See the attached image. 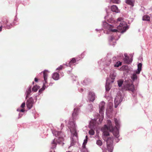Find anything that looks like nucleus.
Returning a JSON list of instances; mask_svg holds the SVG:
<instances>
[{
    "label": "nucleus",
    "instance_id": "nucleus-10",
    "mask_svg": "<svg viewBox=\"0 0 152 152\" xmlns=\"http://www.w3.org/2000/svg\"><path fill=\"white\" fill-rule=\"evenodd\" d=\"M106 141L107 150L110 152H113V138L110 137H108Z\"/></svg>",
    "mask_w": 152,
    "mask_h": 152
},
{
    "label": "nucleus",
    "instance_id": "nucleus-23",
    "mask_svg": "<svg viewBox=\"0 0 152 152\" xmlns=\"http://www.w3.org/2000/svg\"><path fill=\"white\" fill-rule=\"evenodd\" d=\"M122 65V62L120 61H118L116 62L114 64V66L115 67H118L120 66H121Z\"/></svg>",
    "mask_w": 152,
    "mask_h": 152
},
{
    "label": "nucleus",
    "instance_id": "nucleus-8",
    "mask_svg": "<svg viewBox=\"0 0 152 152\" xmlns=\"http://www.w3.org/2000/svg\"><path fill=\"white\" fill-rule=\"evenodd\" d=\"M103 116L101 117L100 118H99V123H97L96 122V119L95 118H94V119H92L90 121L89 124L90 127L91 129H97L98 124L99 123L101 124L103 120Z\"/></svg>",
    "mask_w": 152,
    "mask_h": 152
},
{
    "label": "nucleus",
    "instance_id": "nucleus-12",
    "mask_svg": "<svg viewBox=\"0 0 152 152\" xmlns=\"http://www.w3.org/2000/svg\"><path fill=\"white\" fill-rule=\"evenodd\" d=\"M101 61L102 62V64L104 65V71H106V68L109 66L111 63V60L109 59H107V58L102 59Z\"/></svg>",
    "mask_w": 152,
    "mask_h": 152
},
{
    "label": "nucleus",
    "instance_id": "nucleus-11",
    "mask_svg": "<svg viewBox=\"0 0 152 152\" xmlns=\"http://www.w3.org/2000/svg\"><path fill=\"white\" fill-rule=\"evenodd\" d=\"M142 64L141 63H139L137 65V71H136L135 73L133 74L131 76V79L133 81L138 80L137 76L136 74H140Z\"/></svg>",
    "mask_w": 152,
    "mask_h": 152
},
{
    "label": "nucleus",
    "instance_id": "nucleus-13",
    "mask_svg": "<svg viewBox=\"0 0 152 152\" xmlns=\"http://www.w3.org/2000/svg\"><path fill=\"white\" fill-rule=\"evenodd\" d=\"M105 103L104 102L102 101L101 102L99 105V112L100 114L102 116L104 114Z\"/></svg>",
    "mask_w": 152,
    "mask_h": 152
},
{
    "label": "nucleus",
    "instance_id": "nucleus-5",
    "mask_svg": "<svg viewBox=\"0 0 152 152\" xmlns=\"http://www.w3.org/2000/svg\"><path fill=\"white\" fill-rule=\"evenodd\" d=\"M52 132L54 135L56 137H58V140L55 138L51 142L52 146L51 148L54 149L56 148L57 143H60L64 140V137L65 136L61 132L57 131L55 130H53Z\"/></svg>",
    "mask_w": 152,
    "mask_h": 152
},
{
    "label": "nucleus",
    "instance_id": "nucleus-16",
    "mask_svg": "<svg viewBox=\"0 0 152 152\" xmlns=\"http://www.w3.org/2000/svg\"><path fill=\"white\" fill-rule=\"evenodd\" d=\"M31 88V86H29L26 90V92L25 93L26 99H27L28 97L29 96L31 95V94L32 92Z\"/></svg>",
    "mask_w": 152,
    "mask_h": 152
},
{
    "label": "nucleus",
    "instance_id": "nucleus-42",
    "mask_svg": "<svg viewBox=\"0 0 152 152\" xmlns=\"http://www.w3.org/2000/svg\"><path fill=\"white\" fill-rule=\"evenodd\" d=\"M83 53H82V54H81V56H80V57H79L80 58H83V57H84V56H83V57H82V56L83 55Z\"/></svg>",
    "mask_w": 152,
    "mask_h": 152
},
{
    "label": "nucleus",
    "instance_id": "nucleus-32",
    "mask_svg": "<svg viewBox=\"0 0 152 152\" xmlns=\"http://www.w3.org/2000/svg\"><path fill=\"white\" fill-rule=\"evenodd\" d=\"M82 151L83 152H88L87 149L86 148V146L84 147L83 146L82 147Z\"/></svg>",
    "mask_w": 152,
    "mask_h": 152
},
{
    "label": "nucleus",
    "instance_id": "nucleus-45",
    "mask_svg": "<svg viewBox=\"0 0 152 152\" xmlns=\"http://www.w3.org/2000/svg\"><path fill=\"white\" fill-rule=\"evenodd\" d=\"M2 30V26H0V31H1Z\"/></svg>",
    "mask_w": 152,
    "mask_h": 152
},
{
    "label": "nucleus",
    "instance_id": "nucleus-54",
    "mask_svg": "<svg viewBox=\"0 0 152 152\" xmlns=\"http://www.w3.org/2000/svg\"><path fill=\"white\" fill-rule=\"evenodd\" d=\"M32 83L33 84H34V82H33Z\"/></svg>",
    "mask_w": 152,
    "mask_h": 152
},
{
    "label": "nucleus",
    "instance_id": "nucleus-51",
    "mask_svg": "<svg viewBox=\"0 0 152 152\" xmlns=\"http://www.w3.org/2000/svg\"><path fill=\"white\" fill-rule=\"evenodd\" d=\"M125 66H123L122 67V69H123L125 67Z\"/></svg>",
    "mask_w": 152,
    "mask_h": 152
},
{
    "label": "nucleus",
    "instance_id": "nucleus-26",
    "mask_svg": "<svg viewBox=\"0 0 152 152\" xmlns=\"http://www.w3.org/2000/svg\"><path fill=\"white\" fill-rule=\"evenodd\" d=\"M93 106L92 104H89L87 107V108L90 112H92L93 109Z\"/></svg>",
    "mask_w": 152,
    "mask_h": 152
},
{
    "label": "nucleus",
    "instance_id": "nucleus-30",
    "mask_svg": "<svg viewBox=\"0 0 152 152\" xmlns=\"http://www.w3.org/2000/svg\"><path fill=\"white\" fill-rule=\"evenodd\" d=\"M111 2L115 4H119L120 2V0H110Z\"/></svg>",
    "mask_w": 152,
    "mask_h": 152
},
{
    "label": "nucleus",
    "instance_id": "nucleus-50",
    "mask_svg": "<svg viewBox=\"0 0 152 152\" xmlns=\"http://www.w3.org/2000/svg\"><path fill=\"white\" fill-rule=\"evenodd\" d=\"M77 60L78 61V60H80V58H77Z\"/></svg>",
    "mask_w": 152,
    "mask_h": 152
},
{
    "label": "nucleus",
    "instance_id": "nucleus-6",
    "mask_svg": "<svg viewBox=\"0 0 152 152\" xmlns=\"http://www.w3.org/2000/svg\"><path fill=\"white\" fill-rule=\"evenodd\" d=\"M116 76V73L115 71H112L110 73V77L108 78L106 80L105 87L106 92H108L110 89L111 86L110 84L114 81V80Z\"/></svg>",
    "mask_w": 152,
    "mask_h": 152
},
{
    "label": "nucleus",
    "instance_id": "nucleus-39",
    "mask_svg": "<svg viewBox=\"0 0 152 152\" xmlns=\"http://www.w3.org/2000/svg\"><path fill=\"white\" fill-rule=\"evenodd\" d=\"M72 79L74 80H77V77L75 76H72Z\"/></svg>",
    "mask_w": 152,
    "mask_h": 152
},
{
    "label": "nucleus",
    "instance_id": "nucleus-20",
    "mask_svg": "<svg viewBox=\"0 0 152 152\" xmlns=\"http://www.w3.org/2000/svg\"><path fill=\"white\" fill-rule=\"evenodd\" d=\"M135 0H126V2L128 4L130 5L132 7L134 6Z\"/></svg>",
    "mask_w": 152,
    "mask_h": 152
},
{
    "label": "nucleus",
    "instance_id": "nucleus-49",
    "mask_svg": "<svg viewBox=\"0 0 152 152\" xmlns=\"http://www.w3.org/2000/svg\"><path fill=\"white\" fill-rule=\"evenodd\" d=\"M17 19H16V18L15 17V19H14V20L15 21Z\"/></svg>",
    "mask_w": 152,
    "mask_h": 152
},
{
    "label": "nucleus",
    "instance_id": "nucleus-34",
    "mask_svg": "<svg viewBox=\"0 0 152 152\" xmlns=\"http://www.w3.org/2000/svg\"><path fill=\"white\" fill-rule=\"evenodd\" d=\"M87 141H88V140H87L86 139H85L84 140V142L82 146H83L84 147H85V146H86V144L87 142Z\"/></svg>",
    "mask_w": 152,
    "mask_h": 152
},
{
    "label": "nucleus",
    "instance_id": "nucleus-4",
    "mask_svg": "<svg viewBox=\"0 0 152 152\" xmlns=\"http://www.w3.org/2000/svg\"><path fill=\"white\" fill-rule=\"evenodd\" d=\"M117 83L119 87H121L123 85V89L128 91H131L133 93L132 95L134 97L136 96V94L135 93V89L134 86L131 80L125 81L124 82L123 80L120 79L117 81Z\"/></svg>",
    "mask_w": 152,
    "mask_h": 152
},
{
    "label": "nucleus",
    "instance_id": "nucleus-44",
    "mask_svg": "<svg viewBox=\"0 0 152 152\" xmlns=\"http://www.w3.org/2000/svg\"><path fill=\"white\" fill-rule=\"evenodd\" d=\"M61 127L63 128V127L64 126V125L62 124H61Z\"/></svg>",
    "mask_w": 152,
    "mask_h": 152
},
{
    "label": "nucleus",
    "instance_id": "nucleus-48",
    "mask_svg": "<svg viewBox=\"0 0 152 152\" xmlns=\"http://www.w3.org/2000/svg\"><path fill=\"white\" fill-rule=\"evenodd\" d=\"M100 30V29L98 30V29H96V31H99V30Z\"/></svg>",
    "mask_w": 152,
    "mask_h": 152
},
{
    "label": "nucleus",
    "instance_id": "nucleus-46",
    "mask_svg": "<svg viewBox=\"0 0 152 152\" xmlns=\"http://www.w3.org/2000/svg\"><path fill=\"white\" fill-rule=\"evenodd\" d=\"M85 139H86L88 140V136L87 135L86 136Z\"/></svg>",
    "mask_w": 152,
    "mask_h": 152
},
{
    "label": "nucleus",
    "instance_id": "nucleus-62",
    "mask_svg": "<svg viewBox=\"0 0 152 152\" xmlns=\"http://www.w3.org/2000/svg\"><path fill=\"white\" fill-rule=\"evenodd\" d=\"M54 152H55V151H54Z\"/></svg>",
    "mask_w": 152,
    "mask_h": 152
},
{
    "label": "nucleus",
    "instance_id": "nucleus-56",
    "mask_svg": "<svg viewBox=\"0 0 152 152\" xmlns=\"http://www.w3.org/2000/svg\"><path fill=\"white\" fill-rule=\"evenodd\" d=\"M66 64V63L65 64V65H66L67 66V64Z\"/></svg>",
    "mask_w": 152,
    "mask_h": 152
},
{
    "label": "nucleus",
    "instance_id": "nucleus-31",
    "mask_svg": "<svg viewBox=\"0 0 152 152\" xmlns=\"http://www.w3.org/2000/svg\"><path fill=\"white\" fill-rule=\"evenodd\" d=\"M88 80L87 79H86L83 80L82 83L83 85H86L88 84Z\"/></svg>",
    "mask_w": 152,
    "mask_h": 152
},
{
    "label": "nucleus",
    "instance_id": "nucleus-35",
    "mask_svg": "<svg viewBox=\"0 0 152 152\" xmlns=\"http://www.w3.org/2000/svg\"><path fill=\"white\" fill-rule=\"evenodd\" d=\"M63 65H60L59 67H58V68H57L56 69V70H61L63 68Z\"/></svg>",
    "mask_w": 152,
    "mask_h": 152
},
{
    "label": "nucleus",
    "instance_id": "nucleus-29",
    "mask_svg": "<svg viewBox=\"0 0 152 152\" xmlns=\"http://www.w3.org/2000/svg\"><path fill=\"white\" fill-rule=\"evenodd\" d=\"M71 142L70 146H73L75 143V141L74 140L73 138L71 137Z\"/></svg>",
    "mask_w": 152,
    "mask_h": 152
},
{
    "label": "nucleus",
    "instance_id": "nucleus-22",
    "mask_svg": "<svg viewBox=\"0 0 152 152\" xmlns=\"http://www.w3.org/2000/svg\"><path fill=\"white\" fill-rule=\"evenodd\" d=\"M40 88V87L39 86H34L32 88V91L34 92H36L37 91L38 89Z\"/></svg>",
    "mask_w": 152,
    "mask_h": 152
},
{
    "label": "nucleus",
    "instance_id": "nucleus-60",
    "mask_svg": "<svg viewBox=\"0 0 152 152\" xmlns=\"http://www.w3.org/2000/svg\"><path fill=\"white\" fill-rule=\"evenodd\" d=\"M70 146L69 147V148H70Z\"/></svg>",
    "mask_w": 152,
    "mask_h": 152
},
{
    "label": "nucleus",
    "instance_id": "nucleus-14",
    "mask_svg": "<svg viewBox=\"0 0 152 152\" xmlns=\"http://www.w3.org/2000/svg\"><path fill=\"white\" fill-rule=\"evenodd\" d=\"M96 97V96L94 93L91 91L89 93L88 98L90 101L93 102Z\"/></svg>",
    "mask_w": 152,
    "mask_h": 152
},
{
    "label": "nucleus",
    "instance_id": "nucleus-57",
    "mask_svg": "<svg viewBox=\"0 0 152 152\" xmlns=\"http://www.w3.org/2000/svg\"><path fill=\"white\" fill-rule=\"evenodd\" d=\"M62 144H63V145H63V144H64V143H62Z\"/></svg>",
    "mask_w": 152,
    "mask_h": 152
},
{
    "label": "nucleus",
    "instance_id": "nucleus-7",
    "mask_svg": "<svg viewBox=\"0 0 152 152\" xmlns=\"http://www.w3.org/2000/svg\"><path fill=\"white\" fill-rule=\"evenodd\" d=\"M124 96V95L123 94H121L120 92L118 93L114 100L115 108H117L119 104L122 101Z\"/></svg>",
    "mask_w": 152,
    "mask_h": 152
},
{
    "label": "nucleus",
    "instance_id": "nucleus-40",
    "mask_svg": "<svg viewBox=\"0 0 152 152\" xmlns=\"http://www.w3.org/2000/svg\"><path fill=\"white\" fill-rule=\"evenodd\" d=\"M116 57H113L112 58L113 60V61H115L116 60Z\"/></svg>",
    "mask_w": 152,
    "mask_h": 152
},
{
    "label": "nucleus",
    "instance_id": "nucleus-18",
    "mask_svg": "<svg viewBox=\"0 0 152 152\" xmlns=\"http://www.w3.org/2000/svg\"><path fill=\"white\" fill-rule=\"evenodd\" d=\"M52 78L56 80H58L59 78V74L57 72L54 73L52 75Z\"/></svg>",
    "mask_w": 152,
    "mask_h": 152
},
{
    "label": "nucleus",
    "instance_id": "nucleus-25",
    "mask_svg": "<svg viewBox=\"0 0 152 152\" xmlns=\"http://www.w3.org/2000/svg\"><path fill=\"white\" fill-rule=\"evenodd\" d=\"M76 62V59L75 58H73L70 61L69 63V66H70L72 64H74Z\"/></svg>",
    "mask_w": 152,
    "mask_h": 152
},
{
    "label": "nucleus",
    "instance_id": "nucleus-27",
    "mask_svg": "<svg viewBox=\"0 0 152 152\" xmlns=\"http://www.w3.org/2000/svg\"><path fill=\"white\" fill-rule=\"evenodd\" d=\"M96 144L99 146H101L102 145V142L100 140H98L96 141Z\"/></svg>",
    "mask_w": 152,
    "mask_h": 152
},
{
    "label": "nucleus",
    "instance_id": "nucleus-9",
    "mask_svg": "<svg viewBox=\"0 0 152 152\" xmlns=\"http://www.w3.org/2000/svg\"><path fill=\"white\" fill-rule=\"evenodd\" d=\"M49 72L47 70H45L43 71V77L45 82L43 83V86L39 91V93L40 94L42 93L45 89L46 87L45 85V84L47 83V80L48 76V73Z\"/></svg>",
    "mask_w": 152,
    "mask_h": 152
},
{
    "label": "nucleus",
    "instance_id": "nucleus-21",
    "mask_svg": "<svg viewBox=\"0 0 152 152\" xmlns=\"http://www.w3.org/2000/svg\"><path fill=\"white\" fill-rule=\"evenodd\" d=\"M142 20H143L149 21L150 20V17L147 15H144L143 16Z\"/></svg>",
    "mask_w": 152,
    "mask_h": 152
},
{
    "label": "nucleus",
    "instance_id": "nucleus-52",
    "mask_svg": "<svg viewBox=\"0 0 152 152\" xmlns=\"http://www.w3.org/2000/svg\"><path fill=\"white\" fill-rule=\"evenodd\" d=\"M107 16H106L105 17V18L107 19Z\"/></svg>",
    "mask_w": 152,
    "mask_h": 152
},
{
    "label": "nucleus",
    "instance_id": "nucleus-19",
    "mask_svg": "<svg viewBox=\"0 0 152 152\" xmlns=\"http://www.w3.org/2000/svg\"><path fill=\"white\" fill-rule=\"evenodd\" d=\"M124 60L125 62L127 64H130L132 61V59L131 58L130 59L129 57L124 58Z\"/></svg>",
    "mask_w": 152,
    "mask_h": 152
},
{
    "label": "nucleus",
    "instance_id": "nucleus-38",
    "mask_svg": "<svg viewBox=\"0 0 152 152\" xmlns=\"http://www.w3.org/2000/svg\"><path fill=\"white\" fill-rule=\"evenodd\" d=\"M23 115V114L22 113H20L18 114V115H19L18 118H20L22 117V116Z\"/></svg>",
    "mask_w": 152,
    "mask_h": 152
},
{
    "label": "nucleus",
    "instance_id": "nucleus-36",
    "mask_svg": "<svg viewBox=\"0 0 152 152\" xmlns=\"http://www.w3.org/2000/svg\"><path fill=\"white\" fill-rule=\"evenodd\" d=\"M17 111L20 112H24L25 110L24 109H18L17 110Z\"/></svg>",
    "mask_w": 152,
    "mask_h": 152
},
{
    "label": "nucleus",
    "instance_id": "nucleus-47",
    "mask_svg": "<svg viewBox=\"0 0 152 152\" xmlns=\"http://www.w3.org/2000/svg\"><path fill=\"white\" fill-rule=\"evenodd\" d=\"M124 56H125V57H128L127 56V55L126 54H124Z\"/></svg>",
    "mask_w": 152,
    "mask_h": 152
},
{
    "label": "nucleus",
    "instance_id": "nucleus-53",
    "mask_svg": "<svg viewBox=\"0 0 152 152\" xmlns=\"http://www.w3.org/2000/svg\"><path fill=\"white\" fill-rule=\"evenodd\" d=\"M35 99H36V100H37V96H35Z\"/></svg>",
    "mask_w": 152,
    "mask_h": 152
},
{
    "label": "nucleus",
    "instance_id": "nucleus-55",
    "mask_svg": "<svg viewBox=\"0 0 152 152\" xmlns=\"http://www.w3.org/2000/svg\"><path fill=\"white\" fill-rule=\"evenodd\" d=\"M110 68H109V70H109V71H110Z\"/></svg>",
    "mask_w": 152,
    "mask_h": 152
},
{
    "label": "nucleus",
    "instance_id": "nucleus-43",
    "mask_svg": "<svg viewBox=\"0 0 152 152\" xmlns=\"http://www.w3.org/2000/svg\"><path fill=\"white\" fill-rule=\"evenodd\" d=\"M83 91V89L81 88L80 90V92H82Z\"/></svg>",
    "mask_w": 152,
    "mask_h": 152
},
{
    "label": "nucleus",
    "instance_id": "nucleus-59",
    "mask_svg": "<svg viewBox=\"0 0 152 152\" xmlns=\"http://www.w3.org/2000/svg\"><path fill=\"white\" fill-rule=\"evenodd\" d=\"M70 146L69 147V148H70Z\"/></svg>",
    "mask_w": 152,
    "mask_h": 152
},
{
    "label": "nucleus",
    "instance_id": "nucleus-61",
    "mask_svg": "<svg viewBox=\"0 0 152 152\" xmlns=\"http://www.w3.org/2000/svg\"><path fill=\"white\" fill-rule=\"evenodd\" d=\"M70 146L69 147V148H70Z\"/></svg>",
    "mask_w": 152,
    "mask_h": 152
},
{
    "label": "nucleus",
    "instance_id": "nucleus-2",
    "mask_svg": "<svg viewBox=\"0 0 152 152\" xmlns=\"http://www.w3.org/2000/svg\"><path fill=\"white\" fill-rule=\"evenodd\" d=\"M114 121L115 124V126L114 127L112 125L111 121L108 120L107 121V125H105L101 129V131L103 132V138L104 140L105 137L109 135V132H113L114 136L118 138L119 137L118 128L120 126V122L116 118H114Z\"/></svg>",
    "mask_w": 152,
    "mask_h": 152
},
{
    "label": "nucleus",
    "instance_id": "nucleus-3",
    "mask_svg": "<svg viewBox=\"0 0 152 152\" xmlns=\"http://www.w3.org/2000/svg\"><path fill=\"white\" fill-rule=\"evenodd\" d=\"M80 112V108L78 107L74 108L72 113L73 121H69L68 126L70 129L71 134L73 137H75L77 139V133L76 130V125L75 120L78 118V115Z\"/></svg>",
    "mask_w": 152,
    "mask_h": 152
},
{
    "label": "nucleus",
    "instance_id": "nucleus-17",
    "mask_svg": "<svg viewBox=\"0 0 152 152\" xmlns=\"http://www.w3.org/2000/svg\"><path fill=\"white\" fill-rule=\"evenodd\" d=\"M111 10L113 12H115L116 13L119 12L118 7L115 5H113L111 7Z\"/></svg>",
    "mask_w": 152,
    "mask_h": 152
},
{
    "label": "nucleus",
    "instance_id": "nucleus-15",
    "mask_svg": "<svg viewBox=\"0 0 152 152\" xmlns=\"http://www.w3.org/2000/svg\"><path fill=\"white\" fill-rule=\"evenodd\" d=\"M34 102V99L31 97L29 98L27 100L26 104V106L28 109H30L32 108Z\"/></svg>",
    "mask_w": 152,
    "mask_h": 152
},
{
    "label": "nucleus",
    "instance_id": "nucleus-1",
    "mask_svg": "<svg viewBox=\"0 0 152 152\" xmlns=\"http://www.w3.org/2000/svg\"><path fill=\"white\" fill-rule=\"evenodd\" d=\"M117 22L120 23L118 26L115 24H109L106 22H103V27L106 30V34H111V36L108 38L109 44L111 45H115L116 40L120 37V33H123L128 28L127 24L121 18L117 19Z\"/></svg>",
    "mask_w": 152,
    "mask_h": 152
},
{
    "label": "nucleus",
    "instance_id": "nucleus-28",
    "mask_svg": "<svg viewBox=\"0 0 152 152\" xmlns=\"http://www.w3.org/2000/svg\"><path fill=\"white\" fill-rule=\"evenodd\" d=\"M107 20L109 22L111 23H113L115 22L113 18H110L109 19H108Z\"/></svg>",
    "mask_w": 152,
    "mask_h": 152
},
{
    "label": "nucleus",
    "instance_id": "nucleus-33",
    "mask_svg": "<svg viewBox=\"0 0 152 152\" xmlns=\"http://www.w3.org/2000/svg\"><path fill=\"white\" fill-rule=\"evenodd\" d=\"M89 134L91 135H93L94 134V131L92 129L90 130L89 131Z\"/></svg>",
    "mask_w": 152,
    "mask_h": 152
},
{
    "label": "nucleus",
    "instance_id": "nucleus-24",
    "mask_svg": "<svg viewBox=\"0 0 152 152\" xmlns=\"http://www.w3.org/2000/svg\"><path fill=\"white\" fill-rule=\"evenodd\" d=\"M8 20H6L5 23V24L6 25V27L7 28L9 29L10 28L11 26L12 25L11 24H8Z\"/></svg>",
    "mask_w": 152,
    "mask_h": 152
},
{
    "label": "nucleus",
    "instance_id": "nucleus-41",
    "mask_svg": "<svg viewBox=\"0 0 152 152\" xmlns=\"http://www.w3.org/2000/svg\"><path fill=\"white\" fill-rule=\"evenodd\" d=\"M34 81L35 82H37L38 81V79L37 78L35 77L34 78Z\"/></svg>",
    "mask_w": 152,
    "mask_h": 152
},
{
    "label": "nucleus",
    "instance_id": "nucleus-58",
    "mask_svg": "<svg viewBox=\"0 0 152 152\" xmlns=\"http://www.w3.org/2000/svg\"><path fill=\"white\" fill-rule=\"evenodd\" d=\"M105 31H104V33H105Z\"/></svg>",
    "mask_w": 152,
    "mask_h": 152
},
{
    "label": "nucleus",
    "instance_id": "nucleus-37",
    "mask_svg": "<svg viewBox=\"0 0 152 152\" xmlns=\"http://www.w3.org/2000/svg\"><path fill=\"white\" fill-rule=\"evenodd\" d=\"M25 105V102H23V103L21 105L20 107L22 108H24Z\"/></svg>",
    "mask_w": 152,
    "mask_h": 152
}]
</instances>
